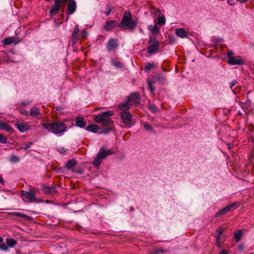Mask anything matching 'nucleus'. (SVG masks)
Here are the masks:
<instances>
[{
    "label": "nucleus",
    "instance_id": "nucleus-1",
    "mask_svg": "<svg viewBox=\"0 0 254 254\" xmlns=\"http://www.w3.org/2000/svg\"><path fill=\"white\" fill-rule=\"evenodd\" d=\"M113 114V111H107L95 116V122L102 124V128L104 129L103 133L106 134L112 130L114 123L110 117Z\"/></svg>",
    "mask_w": 254,
    "mask_h": 254
},
{
    "label": "nucleus",
    "instance_id": "nucleus-2",
    "mask_svg": "<svg viewBox=\"0 0 254 254\" xmlns=\"http://www.w3.org/2000/svg\"><path fill=\"white\" fill-rule=\"evenodd\" d=\"M43 128L49 132L61 136L67 130V126L64 123L58 121L53 123H44L41 124Z\"/></svg>",
    "mask_w": 254,
    "mask_h": 254
},
{
    "label": "nucleus",
    "instance_id": "nucleus-3",
    "mask_svg": "<svg viewBox=\"0 0 254 254\" xmlns=\"http://www.w3.org/2000/svg\"><path fill=\"white\" fill-rule=\"evenodd\" d=\"M137 23V19H132V14L129 12H126L123 15L121 21L118 25V27L122 30L127 29L132 31L136 28Z\"/></svg>",
    "mask_w": 254,
    "mask_h": 254
},
{
    "label": "nucleus",
    "instance_id": "nucleus-4",
    "mask_svg": "<svg viewBox=\"0 0 254 254\" xmlns=\"http://www.w3.org/2000/svg\"><path fill=\"white\" fill-rule=\"evenodd\" d=\"M113 153V151L107 149L105 146H102L100 148L99 152L97 153L96 157L92 162V164L95 167L98 168L102 161L107 157L112 155Z\"/></svg>",
    "mask_w": 254,
    "mask_h": 254
},
{
    "label": "nucleus",
    "instance_id": "nucleus-5",
    "mask_svg": "<svg viewBox=\"0 0 254 254\" xmlns=\"http://www.w3.org/2000/svg\"><path fill=\"white\" fill-rule=\"evenodd\" d=\"M227 57L228 63L230 65H242L244 63L239 57H235L233 52L231 50H228Z\"/></svg>",
    "mask_w": 254,
    "mask_h": 254
},
{
    "label": "nucleus",
    "instance_id": "nucleus-6",
    "mask_svg": "<svg viewBox=\"0 0 254 254\" xmlns=\"http://www.w3.org/2000/svg\"><path fill=\"white\" fill-rule=\"evenodd\" d=\"M149 46L147 51L148 54H151L158 51L159 48V42L155 39H150L149 42Z\"/></svg>",
    "mask_w": 254,
    "mask_h": 254
},
{
    "label": "nucleus",
    "instance_id": "nucleus-7",
    "mask_svg": "<svg viewBox=\"0 0 254 254\" xmlns=\"http://www.w3.org/2000/svg\"><path fill=\"white\" fill-rule=\"evenodd\" d=\"M67 0H55V5L50 10V13L53 15L59 13L61 5L65 4Z\"/></svg>",
    "mask_w": 254,
    "mask_h": 254
},
{
    "label": "nucleus",
    "instance_id": "nucleus-8",
    "mask_svg": "<svg viewBox=\"0 0 254 254\" xmlns=\"http://www.w3.org/2000/svg\"><path fill=\"white\" fill-rule=\"evenodd\" d=\"M76 9V3L74 0H68L66 14L71 15L73 14Z\"/></svg>",
    "mask_w": 254,
    "mask_h": 254
},
{
    "label": "nucleus",
    "instance_id": "nucleus-9",
    "mask_svg": "<svg viewBox=\"0 0 254 254\" xmlns=\"http://www.w3.org/2000/svg\"><path fill=\"white\" fill-rule=\"evenodd\" d=\"M124 123L128 124L131 122L132 115L127 111L121 112L120 114Z\"/></svg>",
    "mask_w": 254,
    "mask_h": 254
},
{
    "label": "nucleus",
    "instance_id": "nucleus-10",
    "mask_svg": "<svg viewBox=\"0 0 254 254\" xmlns=\"http://www.w3.org/2000/svg\"><path fill=\"white\" fill-rule=\"evenodd\" d=\"M20 194L22 196H24L26 199H27L30 201H33V200H35L36 199V196L35 193L32 190H31L30 191L21 190L20 191Z\"/></svg>",
    "mask_w": 254,
    "mask_h": 254
},
{
    "label": "nucleus",
    "instance_id": "nucleus-11",
    "mask_svg": "<svg viewBox=\"0 0 254 254\" xmlns=\"http://www.w3.org/2000/svg\"><path fill=\"white\" fill-rule=\"evenodd\" d=\"M15 126L21 132H25L31 128L28 124L23 123H16Z\"/></svg>",
    "mask_w": 254,
    "mask_h": 254
},
{
    "label": "nucleus",
    "instance_id": "nucleus-12",
    "mask_svg": "<svg viewBox=\"0 0 254 254\" xmlns=\"http://www.w3.org/2000/svg\"><path fill=\"white\" fill-rule=\"evenodd\" d=\"M79 31L78 26H77L74 28L73 31L70 37V40L73 44H76L79 40Z\"/></svg>",
    "mask_w": 254,
    "mask_h": 254
},
{
    "label": "nucleus",
    "instance_id": "nucleus-13",
    "mask_svg": "<svg viewBox=\"0 0 254 254\" xmlns=\"http://www.w3.org/2000/svg\"><path fill=\"white\" fill-rule=\"evenodd\" d=\"M118 47L117 40L111 39L107 43V48L109 51H113Z\"/></svg>",
    "mask_w": 254,
    "mask_h": 254
},
{
    "label": "nucleus",
    "instance_id": "nucleus-14",
    "mask_svg": "<svg viewBox=\"0 0 254 254\" xmlns=\"http://www.w3.org/2000/svg\"><path fill=\"white\" fill-rule=\"evenodd\" d=\"M127 100L130 104L132 105L138 103L139 102V99L137 94L133 93L130 95L127 99Z\"/></svg>",
    "mask_w": 254,
    "mask_h": 254
},
{
    "label": "nucleus",
    "instance_id": "nucleus-15",
    "mask_svg": "<svg viewBox=\"0 0 254 254\" xmlns=\"http://www.w3.org/2000/svg\"><path fill=\"white\" fill-rule=\"evenodd\" d=\"M223 232V230L221 227H219L217 228L216 230V234L215 236L216 241V245L220 248L221 246V242H220V237L221 235L222 234Z\"/></svg>",
    "mask_w": 254,
    "mask_h": 254
},
{
    "label": "nucleus",
    "instance_id": "nucleus-16",
    "mask_svg": "<svg viewBox=\"0 0 254 254\" xmlns=\"http://www.w3.org/2000/svg\"><path fill=\"white\" fill-rule=\"evenodd\" d=\"M175 34L178 37L181 38H185L188 37L187 33L186 32L184 29L182 28L176 29Z\"/></svg>",
    "mask_w": 254,
    "mask_h": 254
},
{
    "label": "nucleus",
    "instance_id": "nucleus-17",
    "mask_svg": "<svg viewBox=\"0 0 254 254\" xmlns=\"http://www.w3.org/2000/svg\"><path fill=\"white\" fill-rule=\"evenodd\" d=\"M117 25V23L115 20H109L106 22L104 28L107 31L112 30Z\"/></svg>",
    "mask_w": 254,
    "mask_h": 254
},
{
    "label": "nucleus",
    "instance_id": "nucleus-18",
    "mask_svg": "<svg viewBox=\"0 0 254 254\" xmlns=\"http://www.w3.org/2000/svg\"><path fill=\"white\" fill-rule=\"evenodd\" d=\"M100 129L98 125L93 124L89 125L86 128V130L94 133L97 132Z\"/></svg>",
    "mask_w": 254,
    "mask_h": 254
},
{
    "label": "nucleus",
    "instance_id": "nucleus-19",
    "mask_svg": "<svg viewBox=\"0 0 254 254\" xmlns=\"http://www.w3.org/2000/svg\"><path fill=\"white\" fill-rule=\"evenodd\" d=\"M0 130H4L7 132H13V129L8 124L0 121Z\"/></svg>",
    "mask_w": 254,
    "mask_h": 254
},
{
    "label": "nucleus",
    "instance_id": "nucleus-20",
    "mask_svg": "<svg viewBox=\"0 0 254 254\" xmlns=\"http://www.w3.org/2000/svg\"><path fill=\"white\" fill-rule=\"evenodd\" d=\"M75 123L76 126L80 127V128H83L86 126V123L84 121V120L81 117H76L75 119Z\"/></svg>",
    "mask_w": 254,
    "mask_h": 254
},
{
    "label": "nucleus",
    "instance_id": "nucleus-21",
    "mask_svg": "<svg viewBox=\"0 0 254 254\" xmlns=\"http://www.w3.org/2000/svg\"><path fill=\"white\" fill-rule=\"evenodd\" d=\"M42 190L46 194L52 193L55 192V189L54 188H50L47 187L45 185H43L42 186Z\"/></svg>",
    "mask_w": 254,
    "mask_h": 254
},
{
    "label": "nucleus",
    "instance_id": "nucleus-22",
    "mask_svg": "<svg viewBox=\"0 0 254 254\" xmlns=\"http://www.w3.org/2000/svg\"><path fill=\"white\" fill-rule=\"evenodd\" d=\"M148 28L150 30V31L154 35H157L160 32V28L159 27L156 25H150L148 26Z\"/></svg>",
    "mask_w": 254,
    "mask_h": 254
},
{
    "label": "nucleus",
    "instance_id": "nucleus-23",
    "mask_svg": "<svg viewBox=\"0 0 254 254\" xmlns=\"http://www.w3.org/2000/svg\"><path fill=\"white\" fill-rule=\"evenodd\" d=\"M41 114V111L38 108L33 107L29 111V115L32 117H35Z\"/></svg>",
    "mask_w": 254,
    "mask_h": 254
},
{
    "label": "nucleus",
    "instance_id": "nucleus-24",
    "mask_svg": "<svg viewBox=\"0 0 254 254\" xmlns=\"http://www.w3.org/2000/svg\"><path fill=\"white\" fill-rule=\"evenodd\" d=\"M129 104L127 100L125 103H121L119 105V109L121 110V112L127 111L129 109Z\"/></svg>",
    "mask_w": 254,
    "mask_h": 254
},
{
    "label": "nucleus",
    "instance_id": "nucleus-25",
    "mask_svg": "<svg viewBox=\"0 0 254 254\" xmlns=\"http://www.w3.org/2000/svg\"><path fill=\"white\" fill-rule=\"evenodd\" d=\"M6 243L7 247L13 248L16 245L17 242L13 239L7 238L6 239Z\"/></svg>",
    "mask_w": 254,
    "mask_h": 254
},
{
    "label": "nucleus",
    "instance_id": "nucleus-26",
    "mask_svg": "<svg viewBox=\"0 0 254 254\" xmlns=\"http://www.w3.org/2000/svg\"><path fill=\"white\" fill-rule=\"evenodd\" d=\"M111 63L112 65H113L116 68H122L123 67V64L114 59H111Z\"/></svg>",
    "mask_w": 254,
    "mask_h": 254
},
{
    "label": "nucleus",
    "instance_id": "nucleus-27",
    "mask_svg": "<svg viewBox=\"0 0 254 254\" xmlns=\"http://www.w3.org/2000/svg\"><path fill=\"white\" fill-rule=\"evenodd\" d=\"M15 38L13 37H9L2 40V43L6 45H9L14 43Z\"/></svg>",
    "mask_w": 254,
    "mask_h": 254
},
{
    "label": "nucleus",
    "instance_id": "nucleus-28",
    "mask_svg": "<svg viewBox=\"0 0 254 254\" xmlns=\"http://www.w3.org/2000/svg\"><path fill=\"white\" fill-rule=\"evenodd\" d=\"M9 214L11 215L19 216V217H22L23 218H25V219H27L28 218V216L27 215L22 213H20V212H9Z\"/></svg>",
    "mask_w": 254,
    "mask_h": 254
},
{
    "label": "nucleus",
    "instance_id": "nucleus-29",
    "mask_svg": "<svg viewBox=\"0 0 254 254\" xmlns=\"http://www.w3.org/2000/svg\"><path fill=\"white\" fill-rule=\"evenodd\" d=\"M75 164L76 162L74 160H70L66 163V168L68 170H70L75 165Z\"/></svg>",
    "mask_w": 254,
    "mask_h": 254
},
{
    "label": "nucleus",
    "instance_id": "nucleus-30",
    "mask_svg": "<svg viewBox=\"0 0 254 254\" xmlns=\"http://www.w3.org/2000/svg\"><path fill=\"white\" fill-rule=\"evenodd\" d=\"M147 85H148V89H149V91L151 93H153L154 90V88L153 87L154 81L152 80H148L147 81Z\"/></svg>",
    "mask_w": 254,
    "mask_h": 254
},
{
    "label": "nucleus",
    "instance_id": "nucleus-31",
    "mask_svg": "<svg viewBox=\"0 0 254 254\" xmlns=\"http://www.w3.org/2000/svg\"><path fill=\"white\" fill-rule=\"evenodd\" d=\"M242 235V232L241 230H238L235 232V237L236 241L237 242H238L240 240Z\"/></svg>",
    "mask_w": 254,
    "mask_h": 254
},
{
    "label": "nucleus",
    "instance_id": "nucleus-32",
    "mask_svg": "<svg viewBox=\"0 0 254 254\" xmlns=\"http://www.w3.org/2000/svg\"><path fill=\"white\" fill-rule=\"evenodd\" d=\"M158 24L159 25L164 24L166 22V19L163 15H159L157 18Z\"/></svg>",
    "mask_w": 254,
    "mask_h": 254
},
{
    "label": "nucleus",
    "instance_id": "nucleus-33",
    "mask_svg": "<svg viewBox=\"0 0 254 254\" xmlns=\"http://www.w3.org/2000/svg\"><path fill=\"white\" fill-rule=\"evenodd\" d=\"M155 66H156V65L154 63L149 64L145 66L144 70L146 72H147L153 69Z\"/></svg>",
    "mask_w": 254,
    "mask_h": 254
},
{
    "label": "nucleus",
    "instance_id": "nucleus-34",
    "mask_svg": "<svg viewBox=\"0 0 254 254\" xmlns=\"http://www.w3.org/2000/svg\"><path fill=\"white\" fill-rule=\"evenodd\" d=\"M9 160L11 162H18L19 161V158L16 155H11Z\"/></svg>",
    "mask_w": 254,
    "mask_h": 254
},
{
    "label": "nucleus",
    "instance_id": "nucleus-35",
    "mask_svg": "<svg viewBox=\"0 0 254 254\" xmlns=\"http://www.w3.org/2000/svg\"><path fill=\"white\" fill-rule=\"evenodd\" d=\"M236 204H237V203H232V204L226 206L225 208H223L224 210L225 211V213L228 212L232 208H233Z\"/></svg>",
    "mask_w": 254,
    "mask_h": 254
},
{
    "label": "nucleus",
    "instance_id": "nucleus-36",
    "mask_svg": "<svg viewBox=\"0 0 254 254\" xmlns=\"http://www.w3.org/2000/svg\"><path fill=\"white\" fill-rule=\"evenodd\" d=\"M165 252V250L161 248H158L154 250L152 252H151V254H159L160 253H164Z\"/></svg>",
    "mask_w": 254,
    "mask_h": 254
},
{
    "label": "nucleus",
    "instance_id": "nucleus-37",
    "mask_svg": "<svg viewBox=\"0 0 254 254\" xmlns=\"http://www.w3.org/2000/svg\"><path fill=\"white\" fill-rule=\"evenodd\" d=\"M150 10L151 13L154 14L155 15H157L160 12V10L159 9L156 8L155 7L153 6L151 7Z\"/></svg>",
    "mask_w": 254,
    "mask_h": 254
},
{
    "label": "nucleus",
    "instance_id": "nucleus-38",
    "mask_svg": "<svg viewBox=\"0 0 254 254\" xmlns=\"http://www.w3.org/2000/svg\"><path fill=\"white\" fill-rule=\"evenodd\" d=\"M0 250L2 251H8V247L6 245V244L4 243H1L0 244Z\"/></svg>",
    "mask_w": 254,
    "mask_h": 254
},
{
    "label": "nucleus",
    "instance_id": "nucleus-39",
    "mask_svg": "<svg viewBox=\"0 0 254 254\" xmlns=\"http://www.w3.org/2000/svg\"><path fill=\"white\" fill-rule=\"evenodd\" d=\"M7 142V138L0 133V142L5 143Z\"/></svg>",
    "mask_w": 254,
    "mask_h": 254
},
{
    "label": "nucleus",
    "instance_id": "nucleus-40",
    "mask_svg": "<svg viewBox=\"0 0 254 254\" xmlns=\"http://www.w3.org/2000/svg\"><path fill=\"white\" fill-rule=\"evenodd\" d=\"M144 127L146 130H147L148 131H152L153 130L152 127L150 125H149L148 123H145L144 125Z\"/></svg>",
    "mask_w": 254,
    "mask_h": 254
},
{
    "label": "nucleus",
    "instance_id": "nucleus-41",
    "mask_svg": "<svg viewBox=\"0 0 254 254\" xmlns=\"http://www.w3.org/2000/svg\"><path fill=\"white\" fill-rule=\"evenodd\" d=\"M149 109L153 113H155L158 111V109L154 105H151L149 106Z\"/></svg>",
    "mask_w": 254,
    "mask_h": 254
},
{
    "label": "nucleus",
    "instance_id": "nucleus-42",
    "mask_svg": "<svg viewBox=\"0 0 254 254\" xmlns=\"http://www.w3.org/2000/svg\"><path fill=\"white\" fill-rule=\"evenodd\" d=\"M81 36L83 38H85L88 35V32L86 31V30H83L80 34Z\"/></svg>",
    "mask_w": 254,
    "mask_h": 254
},
{
    "label": "nucleus",
    "instance_id": "nucleus-43",
    "mask_svg": "<svg viewBox=\"0 0 254 254\" xmlns=\"http://www.w3.org/2000/svg\"><path fill=\"white\" fill-rule=\"evenodd\" d=\"M107 8L108 10L105 12V14L107 16L109 15L112 11V9L110 7L109 5L107 6Z\"/></svg>",
    "mask_w": 254,
    "mask_h": 254
},
{
    "label": "nucleus",
    "instance_id": "nucleus-44",
    "mask_svg": "<svg viewBox=\"0 0 254 254\" xmlns=\"http://www.w3.org/2000/svg\"><path fill=\"white\" fill-rule=\"evenodd\" d=\"M32 144V142H28L27 144L25 145V146L23 148V149H24V150L27 149L31 146Z\"/></svg>",
    "mask_w": 254,
    "mask_h": 254
},
{
    "label": "nucleus",
    "instance_id": "nucleus-45",
    "mask_svg": "<svg viewBox=\"0 0 254 254\" xmlns=\"http://www.w3.org/2000/svg\"><path fill=\"white\" fill-rule=\"evenodd\" d=\"M226 213L225 212V211L223 209H222V210H220L216 214V216H219V215H223L224 214H225Z\"/></svg>",
    "mask_w": 254,
    "mask_h": 254
},
{
    "label": "nucleus",
    "instance_id": "nucleus-46",
    "mask_svg": "<svg viewBox=\"0 0 254 254\" xmlns=\"http://www.w3.org/2000/svg\"><path fill=\"white\" fill-rule=\"evenodd\" d=\"M228 3L230 5H234L235 4V0H227Z\"/></svg>",
    "mask_w": 254,
    "mask_h": 254
},
{
    "label": "nucleus",
    "instance_id": "nucleus-47",
    "mask_svg": "<svg viewBox=\"0 0 254 254\" xmlns=\"http://www.w3.org/2000/svg\"><path fill=\"white\" fill-rule=\"evenodd\" d=\"M237 83V81L236 80H233L230 84V88H232L234 85H235Z\"/></svg>",
    "mask_w": 254,
    "mask_h": 254
},
{
    "label": "nucleus",
    "instance_id": "nucleus-48",
    "mask_svg": "<svg viewBox=\"0 0 254 254\" xmlns=\"http://www.w3.org/2000/svg\"><path fill=\"white\" fill-rule=\"evenodd\" d=\"M20 113L24 115L25 116H27L29 114V112L28 113V112L27 110H23L21 111Z\"/></svg>",
    "mask_w": 254,
    "mask_h": 254
},
{
    "label": "nucleus",
    "instance_id": "nucleus-49",
    "mask_svg": "<svg viewBox=\"0 0 254 254\" xmlns=\"http://www.w3.org/2000/svg\"><path fill=\"white\" fill-rule=\"evenodd\" d=\"M58 151L61 153H64L65 152V150L63 147H60L59 148Z\"/></svg>",
    "mask_w": 254,
    "mask_h": 254
},
{
    "label": "nucleus",
    "instance_id": "nucleus-50",
    "mask_svg": "<svg viewBox=\"0 0 254 254\" xmlns=\"http://www.w3.org/2000/svg\"><path fill=\"white\" fill-rule=\"evenodd\" d=\"M219 254H229L225 250L221 251Z\"/></svg>",
    "mask_w": 254,
    "mask_h": 254
},
{
    "label": "nucleus",
    "instance_id": "nucleus-51",
    "mask_svg": "<svg viewBox=\"0 0 254 254\" xmlns=\"http://www.w3.org/2000/svg\"><path fill=\"white\" fill-rule=\"evenodd\" d=\"M227 147L229 149H231V148L232 147V146L230 143H227Z\"/></svg>",
    "mask_w": 254,
    "mask_h": 254
},
{
    "label": "nucleus",
    "instance_id": "nucleus-52",
    "mask_svg": "<svg viewBox=\"0 0 254 254\" xmlns=\"http://www.w3.org/2000/svg\"><path fill=\"white\" fill-rule=\"evenodd\" d=\"M3 183V179L1 177V176H0V184H1Z\"/></svg>",
    "mask_w": 254,
    "mask_h": 254
},
{
    "label": "nucleus",
    "instance_id": "nucleus-53",
    "mask_svg": "<svg viewBox=\"0 0 254 254\" xmlns=\"http://www.w3.org/2000/svg\"><path fill=\"white\" fill-rule=\"evenodd\" d=\"M237 1L241 2V3H243V2H245L247 1H248V0H237Z\"/></svg>",
    "mask_w": 254,
    "mask_h": 254
},
{
    "label": "nucleus",
    "instance_id": "nucleus-54",
    "mask_svg": "<svg viewBox=\"0 0 254 254\" xmlns=\"http://www.w3.org/2000/svg\"><path fill=\"white\" fill-rule=\"evenodd\" d=\"M27 103L26 102H23L22 103V105H27Z\"/></svg>",
    "mask_w": 254,
    "mask_h": 254
},
{
    "label": "nucleus",
    "instance_id": "nucleus-55",
    "mask_svg": "<svg viewBox=\"0 0 254 254\" xmlns=\"http://www.w3.org/2000/svg\"><path fill=\"white\" fill-rule=\"evenodd\" d=\"M3 241V239L0 237V243H1Z\"/></svg>",
    "mask_w": 254,
    "mask_h": 254
},
{
    "label": "nucleus",
    "instance_id": "nucleus-56",
    "mask_svg": "<svg viewBox=\"0 0 254 254\" xmlns=\"http://www.w3.org/2000/svg\"><path fill=\"white\" fill-rule=\"evenodd\" d=\"M100 110V108H97L95 109V111H98Z\"/></svg>",
    "mask_w": 254,
    "mask_h": 254
},
{
    "label": "nucleus",
    "instance_id": "nucleus-57",
    "mask_svg": "<svg viewBox=\"0 0 254 254\" xmlns=\"http://www.w3.org/2000/svg\"><path fill=\"white\" fill-rule=\"evenodd\" d=\"M253 142H254V139H253Z\"/></svg>",
    "mask_w": 254,
    "mask_h": 254
},
{
    "label": "nucleus",
    "instance_id": "nucleus-58",
    "mask_svg": "<svg viewBox=\"0 0 254 254\" xmlns=\"http://www.w3.org/2000/svg\"><path fill=\"white\" fill-rule=\"evenodd\" d=\"M61 254H65V253H62Z\"/></svg>",
    "mask_w": 254,
    "mask_h": 254
},
{
    "label": "nucleus",
    "instance_id": "nucleus-59",
    "mask_svg": "<svg viewBox=\"0 0 254 254\" xmlns=\"http://www.w3.org/2000/svg\"><path fill=\"white\" fill-rule=\"evenodd\" d=\"M46 1H50V0H46Z\"/></svg>",
    "mask_w": 254,
    "mask_h": 254
}]
</instances>
